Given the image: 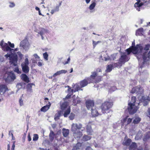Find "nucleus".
I'll use <instances>...</instances> for the list:
<instances>
[{
  "instance_id": "1",
  "label": "nucleus",
  "mask_w": 150,
  "mask_h": 150,
  "mask_svg": "<svg viewBox=\"0 0 150 150\" xmlns=\"http://www.w3.org/2000/svg\"><path fill=\"white\" fill-rule=\"evenodd\" d=\"M100 72H102V69L100 68H97L96 71L92 72L90 77H87L80 82L81 88L86 86L88 83H97L102 81L103 76L98 75V73Z\"/></svg>"
},
{
  "instance_id": "2",
  "label": "nucleus",
  "mask_w": 150,
  "mask_h": 150,
  "mask_svg": "<svg viewBox=\"0 0 150 150\" xmlns=\"http://www.w3.org/2000/svg\"><path fill=\"white\" fill-rule=\"evenodd\" d=\"M130 58L125 53H123L121 55L118 60V62L113 64V65L114 68H120L123 64H124L126 62H128L130 59Z\"/></svg>"
},
{
  "instance_id": "3",
  "label": "nucleus",
  "mask_w": 150,
  "mask_h": 150,
  "mask_svg": "<svg viewBox=\"0 0 150 150\" xmlns=\"http://www.w3.org/2000/svg\"><path fill=\"white\" fill-rule=\"evenodd\" d=\"M113 105L112 101H105L102 103L100 107L102 112L105 114L109 112V110Z\"/></svg>"
},
{
  "instance_id": "4",
  "label": "nucleus",
  "mask_w": 150,
  "mask_h": 150,
  "mask_svg": "<svg viewBox=\"0 0 150 150\" xmlns=\"http://www.w3.org/2000/svg\"><path fill=\"white\" fill-rule=\"evenodd\" d=\"M4 57L6 59L9 57L10 63L11 64H13L14 66L17 65V62L18 57L17 55L15 54H11L7 53L4 55Z\"/></svg>"
},
{
  "instance_id": "5",
  "label": "nucleus",
  "mask_w": 150,
  "mask_h": 150,
  "mask_svg": "<svg viewBox=\"0 0 150 150\" xmlns=\"http://www.w3.org/2000/svg\"><path fill=\"white\" fill-rule=\"evenodd\" d=\"M144 92V90L143 88L140 85H138L133 87L130 92L132 93H135L137 95L140 96L142 95Z\"/></svg>"
},
{
  "instance_id": "6",
  "label": "nucleus",
  "mask_w": 150,
  "mask_h": 150,
  "mask_svg": "<svg viewBox=\"0 0 150 150\" xmlns=\"http://www.w3.org/2000/svg\"><path fill=\"white\" fill-rule=\"evenodd\" d=\"M127 109L130 114H133L136 112L137 109L135 104L129 102L128 103Z\"/></svg>"
},
{
  "instance_id": "7",
  "label": "nucleus",
  "mask_w": 150,
  "mask_h": 150,
  "mask_svg": "<svg viewBox=\"0 0 150 150\" xmlns=\"http://www.w3.org/2000/svg\"><path fill=\"white\" fill-rule=\"evenodd\" d=\"M29 61L27 58L25 59V62L22 63L21 64L22 70L23 72L25 73H28L29 71V68L28 66Z\"/></svg>"
},
{
  "instance_id": "8",
  "label": "nucleus",
  "mask_w": 150,
  "mask_h": 150,
  "mask_svg": "<svg viewBox=\"0 0 150 150\" xmlns=\"http://www.w3.org/2000/svg\"><path fill=\"white\" fill-rule=\"evenodd\" d=\"M82 127V125L81 123H73L71 125V130L74 132H76L78 129H81Z\"/></svg>"
},
{
  "instance_id": "9",
  "label": "nucleus",
  "mask_w": 150,
  "mask_h": 150,
  "mask_svg": "<svg viewBox=\"0 0 150 150\" xmlns=\"http://www.w3.org/2000/svg\"><path fill=\"white\" fill-rule=\"evenodd\" d=\"M86 104L87 108L88 110L91 109L95 107L94 106V102L93 100H87L86 102Z\"/></svg>"
},
{
  "instance_id": "10",
  "label": "nucleus",
  "mask_w": 150,
  "mask_h": 150,
  "mask_svg": "<svg viewBox=\"0 0 150 150\" xmlns=\"http://www.w3.org/2000/svg\"><path fill=\"white\" fill-rule=\"evenodd\" d=\"M92 125L91 122H89L86 127V132L88 134L92 135L93 132L91 126Z\"/></svg>"
},
{
  "instance_id": "11",
  "label": "nucleus",
  "mask_w": 150,
  "mask_h": 150,
  "mask_svg": "<svg viewBox=\"0 0 150 150\" xmlns=\"http://www.w3.org/2000/svg\"><path fill=\"white\" fill-rule=\"evenodd\" d=\"M150 57V50L148 52H145L143 53L142 54V58L144 61V63L146 62L149 60Z\"/></svg>"
},
{
  "instance_id": "12",
  "label": "nucleus",
  "mask_w": 150,
  "mask_h": 150,
  "mask_svg": "<svg viewBox=\"0 0 150 150\" xmlns=\"http://www.w3.org/2000/svg\"><path fill=\"white\" fill-rule=\"evenodd\" d=\"M91 114L92 116L94 117L101 115L98 112L97 109L96 108V107H94L91 109Z\"/></svg>"
},
{
  "instance_id": "13",
  "label": "nucleus",
  "mask_w": 150,
  "mask_h": 150,
  "mask_svg": "<svg viewBox=\"0 0 150 150\" xmlns=\"http://www.w3.org/2000/svg\"><path fill=\"white\" fill-rule=\"evenodd\" d=\"M129 116L127 115L124 118L121 120V122L123 124H124L126 122V125L129 124L132 121V118H128Z\"/></svg>"
},
{
  "instance_id": "14",
  "label": "nucleus",
  "mask_w": 150,
  "mask_h": 150,
  "mask_svg": "<svg viewBox=\"0 0 150 150\" xmlns=\"http://www.w3.org/2000/svg\"><path fill=\"white\" fill-rule=\"evenodd\" d=\"M134 47H137L136 50H135V52H134V54H137L138 53L139 51V52H142L143 50V47L140 44H137L136 46H134Z\"/></svg>"
},
{
  "instance_id": "15",
  "label": "nucleus",
  "mask_w": 150,
  "mask_h": 150,
  "mask_svg": "<svg viewBox=\"0 0 150 150\" xmlns=\"http://www.w3.org/2000/svg\"><path fill=\"white\" fill-rule=\"evenodd\" d=\"M8 90L7 86L4 84L0 85V94H3Z\"/></svg>"
},
{
  "instance_id": "16",
  "label": "nucleus",
  "mask_w": 150,
  "mask_h": 150,
  "mask_svg": "<svg viewBox=\"0 0 150 150\" xmlns=\"http://www.w3.org/2000/svg\"><path fill=\"white\" fill-rule=\"evenodd\" d=\"M2 50L4 51H12L13 50V49H11L8 45V44L6 43L4 44L3 46L2 47Z\"/></svg>"
},
{
  "instance_id": "17",
  "label": "nucleus",
  "mask_w": 150,
  "mask_h": 150,
  "mask_svg": "<svg viewBox=\"0 0 150 150\" xmlns=\"http://www.w3.org/2000/svg\"><path fill=\"white\" fill-rule=\"evenodd\" d=\"M16 78V76L15 74L12 73H10V74H9L7 76L6 80V81H13Z\"/></svg>"
},
{
  "instance_id": "18",
  "label": "nucleus",
  "mask_w": 150,
  "mask_h": 150,
  "mask_svg": "<svg viewBox=\"0 0 150 150\" xmlns=\"http://www.w3.org/2000/svg\"><path fill=\"white\" fill-rule=\"evenodd\" d=\"M69 105L68 103L66 101H64L60 105V108L62 111L67 109Z\"/></svg>"
},
{
  "instance_id": "19",
  "label": "nucleus",
  "mask_w": 150,
  "mask_h": 150,
  "mask_svg": "<svg viewBox=\"0 0 150 150\" xmlns=\"http://www.w3.org/2000/svg\"><path fill=\"white\" fill-rule=\"evenodd\" d=\"M125 138L124 141L122 142V144L124 146H129L132 142V140L130 138H127L125 140Z\"/></svg>"
},
{
  "instance_id": "20",
  "label": "nucleus",
  "mask_w": 150,
  "mask_h": 150,
  "mask_svg": "<svg viewBox=\"0 0 150 150\" xmlns=\"http://www.w3.org/2000/svg\"><path fill=\"white\" fill-rule=\"evenodd\" d=\"M146 100L145 97L144 96H142L141 99L138 103V105H139L141 102H143V105L144 106L147 105L148 104V102Z\"/></svg>"
},
{
  "instance_id": "21",
  "label": "nucleus",
  "mask_w": 150,
  "mask_h": 150,
  "mask_svg": "<svg viewBox=\"0 0 150 150\" xmlns=\"http://www.w3.org/2000/svg\"><path fill=\"white\" fill-rule=\"evenodd\" d=\"M137 47H134V46H132V47H130L126 50V51L127 52V54H129L131 52L134 54V52H135V50H136Z\"/></svg>"
},
{
  "instance_id": "22",
  "label": "nucleus",
  "mask_w": 150,
  "mask_h": 150,
  "mask_svg": "<svg viewBox=\"0 0 150 150\" xmlns=\"http://www.w3.org/2000/svg\"><path fill=\"white\" fill-rule=\"evenodd\" d=\"M21 79L27 83H28L29 82V78L26 74H22L21 75Z\"/></svg>"
},
{
  "instance_id": "23",
  "label": "nucleus",
  "mask_w": 150,
  "mask_h": 150,
  "mask_svg": "<svg viewBox=\"0 0 150 150\" xmlns=\"http://www.w3.org/2000/svg\"><path fill=\"white\" fill-rule=\"evenodd\" d=\"M137 144L135 142H132L129 146V150H137Z\"/></svg>"
},
{
  "instance_id": "24",
  "label": "nucleus",
  "mask_w": 150,
  "mask_h": 150,
  "mask_svg": "<svg viewBox=\"0 0 150 150\" xmlns=\"http://www.w3.org/2000/svg\"><path fill=\"white\" fill-rule=\"evenodd\" d=\"M144 4L143 2H140L137 3V2L135 3L134 6V7L136 8L137 10L138 11H140V7L143 6Z\"/></svg>"
},
{
  "instance_id": "25",
  "label": "nucleus",
  "mask_w": 150,
  "mask_h": 150,
  "mask_svg": "<svg viewBox=\"0 0 150 150\" xmlns=\"http://www.w3.org/2000/svg\"><path fill=\"white\" fill-rule=\"evenodd\" d=\"M51 104L50 102H49L48 104L47 105H46L42 107L40 109V110L41 111L43 112H46L47 110L50 108L51 106Z\"/></svg>"
},
{
  "instance_id": "26",
  "label": "nucleus",
  "mask_w": 150,
  "mask_h": 150,
  "mask_svg": "<svg viewBox=\"0 0 150 150\" xmlns=\"http://www.w3.org/2000/svg\"><path fill=\"white\" fill-rule=\"evenodd\" d=\"M143 29L141 28L137 29L136 32V36H142L143 35Z\"/></svg>"
},
{
  "instance_id": "27",
  "label": "nucleus",
  "mask_w": 150,
  "mask_h": 150,
  "mask_svg": "<svg viewBox=\"0 0 150 150\" xmlns=\"http://www.w3.org/2000/svg\"><path fill=\"white\" fill-rule=\"evenodd\" d=\"M63 111L64 113L63 115L65 117H67L68 115L71 112V108L70 107H68L67 109H66Z\"/></svg>"
},
{
  "instance_id": "28",
  "label": "nucleus",
  "mask_w": 150,
  "mask_h": 150,
  "mask_svg": "<svg viewBox=\"0 0 150 150\" xmlns=\"http://www.w3.org/2000/svg\"><path fill=\"white\" fill-rule=\"evenodd\" d=\"M34 84L33 83H28L27 86V91L29 92H32V86Z\"/></svg>"
},
{
  "instance_id": "29",
  "label": "nucleus",
  "mask_w": 150,
  "mask_h": 150,
  "mask_svg": "<svg viewBox=\"0 0 150 150\" xmlns=\"http://www.w3.org/2000/svg\"><path fill=\"white\" fill-rule=\"evenodd\" d=\"M81 146V144L79 143H77L76 145L73 147L72 150H77L80 149Z\"/></svg>"
},
{
  "instance_id": "30",
  "label": "nucleus",
  "mask_w": 150,
  "mask_h": 150,
  "mask_svg": "<svg viewBox=\"0 0 150 150\" xmlns=\"http://www.w3.org/2000/svg\"><path fill=\"white\" fill-rule=\"evenodd\" d=\"M114 68L113 64L108 65L106 67V69L105 71L107 72H110Z\"/></svg>"
},
{
  "instance_id": "31",
  "label": "nucleus",
  "mask_w": 150,
  "mask_h": 150,
  "mask_svg": "<svg viewBox=\"0 0 150 150\" xmlns=\"http://www.w3.org/2000/svg\"><path fill=\"white\" fill-rule=\"evenodd\" d=\"M74 133V136L77 138H80L82 135V132L81 131L77 132H75Z\"/></svg>"
},
{
  "instance_id": "32",
  "label": "nucleus",
  "mask_w": 150,
  "mask_h": 150,
  "mask_svg": "<svg viewBox=\"0 0 150 150\" xmlns=\"http://www.w3.org/2000/svg\"><path fill=\"white\" fill-rule=\"evenodd\" d=\"M63 134L64 137H66L68 136L69 134V130L68 129H63Z\"/></svg>"
},
{
  "instance_id": "33",
  "label": "nucleus",
  "mask_w": 150,
  "mask_h": 150,
  "mask_svg": "<svg viewBox=\"0 0 150 150\" xmlns=\"http://www.w3.org/2000/svg\"><path fill=\"white\" fill-rule=\"evenodd\" d=\"M55 134L54 132L52 131H51L49 134V139L51 141H52L54 137Z\"/></svg>"
},
{
  "instance_id": "34",
  "label": "nucleus",
  "mask_w": 150,
  "mask_h": 150,
  "mask_svg": "<svg viewBox=\"0 0 150 150\" xmlns=\"http://www.w3.org/2000/svg\"><path fill=\"white\" fill-rule=\"evenodd\" d=\"M62 111L61 110L58 111L55 114L54 116V119L57 120L59 119L61 114Z\"/></svg>"
},
{
  "instance_id": "35",
  "label": "nucleus",
  "mask_w": 150,
  "mask_h": 150,
  "mask_svg": "<svg viewBox=\"0 0 150 150\" xmlns=\"http://www.w3.org/2000/svg\"><path fill=\"white\" fill-rule=\"evenodd\" d=\"M91 138V137L88 135H84L83 138L82 140L84 141H86L90 140Z\"/></svg>"
},
{
  "instance_id": "36",
  "label": "nucleus",
  "mask_w": 150,
  "mask_h": 150,
  "mask_svg": "<svg viewBox=\"0 0 150 150\" xmlns=\"http://www.w3.org/2000/svg\"><path fill=\"white\" fill-rule=\"evenodd\" d=\"M141 120V118L139 117H136L133 121V123L134 124H138Z\"/></svg>"
},
{
  "instance_id": "37",
  "label": "nucleus",
  "mask_w": 150,
  "mask_h": 150,
  "mask_svg": "<svg viewBox=\"0 0 150 150\" xmlns=\"http://www.w3.org/2000/svg\"><path fill=\"white\" fill-rule=\"evenodd\" d=\"M73 88H75L76 89V91H78L79 90H80L81 88V86L78 84H74L72 85Z\"/></svg>"
},
{
  "instance_id": "38",
  "label": "nucleus",
  "mask_w": 150,
  "mask_h": 150,
  "mask_svg": "<svg viewBox=\"0 0 150 150\" xmlns=\"http://www.w3.org/2000/svg\"><path fill=\"white\" fill-rule=\"evenodd\" d=\"M62 1H61L59 2V4L55 8H54V10L56 11V12H57L59 11V7L60 6H61L62 3Z\"/></svg>"
},
{
  "instance_id": "39",
  "label": "nucleus",
  "mask_w": 150,
  "mask_h": 150,
  "mask_svg": "<svg viewBox=\"0 0 150 150\" xmlns=\"http://www.w3.org/2000/svg\"><path fill=\"white\" fill-rule=\"evenodd\" d=\"M26 40H23L20 43V45L22 47L24 48L26 46Z\"/></svg>"
},
{
  "instance_id": "40",
  "label": "nucleus",
  "mask_w": 150,
  "mask_h": 150,
  "mask_svg": "<svg viewBox=\"0 0 150 150\" xmlns=\"http://www.w3.org/2000/svg\"><path fill=\"white\" fill-rule=\"evenodd\" d=\"M96 5V4L95 2H93L89 6V9L90 10L93 9L95 8Z\"/></svg>"
},
{
  "instance_id": "41",
  "label": "nucleus",
  "mask_w": 150,
  "mask_h": 150,
  "mask_svg": "<svg viewBox=\"0 0 150 150\" xmlns=\"http://www.w3.org/2000/svg\"><path fill=\"white\" fill-rule=\"evenodd\" d=\"M150 48V45L149 44L145 45V47L143 49L144 50L148 51L149 50Z\"/></svg>"
},
{
  "instance_id": "42",
  "label": "nucleus",
  "mask_w": 150,
  "mask_h": 150,
  "mask_svg": "<svg viewBox=\"0 0 150 150\" xmlns=\"http://www.w3.org/2000/svg\"><path fill=\"white\" fill-rule=\"evenodd\" d=\"M75 116V115L74 114L73 112H71L69 117L70 120H72L74 118Z\"/></svg>"
},
{
  "instance_id": "43",
  "label": "nucleus",
  "mask_w": 150,
  "mask_h": 150,
  "mask_svg": "<svg viewBox=\"0 0 150 150\" xmlns=\"http://www.w3.org/2000/svg\"><path fill=\"white\" fill-rule=\"evenodd\" d=\"M38 136L37 134H34L33 135V140L34 141H36L38 140Z\"/></svg>"
},
{
  "instance_id": "44",
  "label": "nucleus",
  "mask_w": 150,
  "mask_h": 150,
  "mask_svg": "<svg viewBox=\"0 0 150 150\" xmlns=\"http://www.w3.org/2000/svg\"><path fill=\"white\" fill-rule=\"evenodd\" d=\"M136 101V97L133 96L132 97L131 99V102L132 103L135 104Z\"/></svg>"
},
{
  "instance_id": "45",
  "label": "nucleus",
  "mask_w": 150,
  "mask_h": 150,
  "mask_svg": "<svg viewBox=\"0 0 150 150\" xmlns=\"http://www.w3.org/2000/svg\"><path fill=\"white\" fill-rule=\"evenodd\" d=\"M43 54L44 59L46 60H48V55L47 53V52H45Z\"/></svg>"
},
{
  "instance_id": "46",
  "label": "nucleus",
  "mask_w": 150,
  "mask_h": 150,
  "mask_svg": "<svg viewBox=\"0 0 150 150\" xmlns=\"http://www.w3.org/2000/svg\"><path fill=\"white\" fill-rule=\"evenodd\" d=\"M60 73L59 71H57L51 77V78H50L52 79L53 77H56L57 76L60 75Z\"/></svg>"
},
{
  "instance_id": "47",
  "label": "nucleus",
  "mask_w": 150,
  "mask_h": 150,
  "mask_svg": "<svg viewBox=\"0 0 150 150\" xmlns=\"http://www.w3.org/2000/svg\"><path fill=\"white\" fill-rule=\"evenodd\" d=\"M14 70L15 72H16L18 74H20L21 73L18 68L17 67H15Z\"/></svg>"
},
{
  "instance_id": "48",
  "label": "nucleus",
  "mask_w": 150,
  "mask_h": 150,
  "mask_svg": "<svg viewBox=\"0 0 150 150\" xmlns=\"http://www.w3.org/2000/svg\"><path fill=\"white\" fill-rule=\"evenodd\" d=\"M22 99V96L21 97L19 100V103L20 106H22L23 105V100Z\"/></svg>"
},
{
  "instance_id": "49",
  "label": "nucleus",
  "mask_w": 150,
  "mask_h": 150,
  "mask_svg": "<svg viewBox=\"0 0 150 150\" xmlns=\"http://www.w3.org/2000/svg\"><path fill=\"white\" fill-rule=\"evenodd\" d=\"M70 60V57H69L67 59V61H66L64 62H63V63L64 64V65H65L66 64H67L69 63Z\"/></svg>"
},
{
  "instance_id": "50",
  "label": "nucleus",
  "mask_w": 150,
  "mask_h": 150,
  "mask_svg": "<svg viewBox=\"0 0 150 150\" xmlns=\"http://www.w3.org/2000/svg\"><path fill=\"white\" fill-rule=\"evenodd\" d=\"M60 74H65L67 73V70H62L60 71H59Z\"/></svg>"
},
{
  "instance_id": "51",
  "label": "nucleus",
  "mask_w": 150,
  "mask_h": 150,
  "mask_svg": "<svg viewBox=\"0 0 150 150\" xmlns=\"http://www.w3.org/2000/svg\"><path fill=\"white\" fill-rule=\"evenodd\" d=\"M38 65L39 67L42 66L43 64L42 60H40L38 63Z\"/></svg>"
},
{
  "instance_id": "52",
  "label": "nucleus",
  "mask_w": 150,
  "mask_h": 150,
  "mask_svg": "<svg viewBox=\"0 0 150 150\" xmlns=\"http://www.w3.org/2000/svg\"><path fill=\"white\" fill-rule=\"evenodd\" d=\"M8 43L10 47L11 48H14V45L13 43H11L9 41H8Z\"/></svg>"
},
{
  "instance_id": "53",
  "label": "nucleus",
  "mask_w": 150,
  "mask_h": 150,
  "mask_svg": "<svg viewBox=\"0 0 150 150\" xmlns=\"http://www.w3.org/2000/svg\"><path fill=\"white\" fill-rule=\"evenodd\" d=\"M11 134V136H12V140H15V138L13 136V134L12 133H11V131H10L9 132V135H10Z\"/></svg>"
},
{
  "instance_id": "54",
  "label": "nucleus",
  "mask_w": 150,
  "mask_h": 150,
  "mask_svg": "<svg viewBox=\"0 0 150 150\" xmlns=\"http://www.w3.org/2000/svg\"><path fill=\"white\" fill-rule=\"evenodd\" d=\"M76 100H76V99H74L73 100V101H72V103H73L72 104L73 105H77V103L76 102Z\"/></svg>"
},
{
  "instance_id": "55",
  "label": "nucleus",
  "mask_w": 150,
  "mask_h": 150,
  "mask_svg": "<svg viewBox=\"0 0 150 150\" xmlns=\"http://www.w3.org/2000/svg\"><path fill=\"white\" fill-rule=\"evenodd\" d=\"M26 133H24V134L23 135V138H22V140H23V142H24L25 140V138H26Z\"/></svg>"
},
{
  "instance_id": "56",
  "label": "nucleus",
  "mask_w": 150,
  "mask_h": 150,
  "mask_svg": "<svg viewBox=\"0 0 150 150\" xmlns=\"http://www.w3.org/2000/svg\"><path fill=\"white\" fill-rule=\"evenodd\" d=\"M33 56L35 59H40V57L36 54H34Z\"/></svg>"
},
{
  "instance_id": "57",
  "label": "nucleus",
  "mask_w": 150,
  "mask_h": 150,
  "mask_svg": "<svg viewBox=\"0 0 150 150\" xmlns=\"http://www.w3.org/2000/svg\"><path fill=\"white\" fill-rule=\"evenodd\" d=\"M70 95L68 94L67 95V96L66 97V98L68 99L71 98V95L72 94L70 93Z\"/></svg>"
},
{
  "instance_id": "58",
  "label": "nucleus",
  "mask_w": 150,
  "mask_h": 150,
  "mask_svg": "<svg viewBox=\"0 0 150 150\" xmlns=\"http://www.w3.org/2000/svg\"><path fill=\"white\" fill-rule=\"evenodd\" d=\"M93 48H94L96 45H97V44L96 43V42H95L94 41H93Z\"/></svg>"
},
{
  "instance_id": "59",
  "label": "nucleus",
  "mask_w": 150,
  "mask_h": 150,
  "mask_svg": "<svg viewBox=\"0 0 150 150\" xmlns=\"http://www.w3.org/2000/svg\"><path fill=\"white\" fill-rule=\"evenodd\" d=\"M15 142H13V144H12V146L11 150H14V149H15Z\"/></svg>"
},
{
  "instance_id": "60",
  "label": "nucleus",
  "mask_w": 150,
  "mask_h": 150,
  "mask_svg": "<svg viewBox=\"0 0 150 150\" xmlns=\"http://www.w3.org/2000/svg\"><path fill=\"white\" fill-rule=\"evenodd\" d=\"M148 114L147 115V116L150 118V108H148Z\"/></svg>"
},
{
  "instance_id": "61",
  "label": "nucleus",
  "mask_w": 150,
  "mask_h": 150,
  "mask_svg": "<svg viewBox=\"0 0 150 150\" xmlns=\"http://www.w3.org/2000/svg\"><path fill=\"white\" fill-rule=\"evenodd\" d=\"M31 140V138L30 134H29L28 135V140L29 142H30Z\"/></svg>"
},
{
  "instance_id": "62",
  "label": "nucleus",
  "mask_w": 150,
  "mask_h": 150,
  "mask_svg": "<svg viewBox=\"0 0 150 150\" xmlns=\"http://www.w3.org/2000/svg\"><path fill=\"white\" fill-rule=\"evenodd\" d=\"M15 6V4L13 3H10V5H9V6L10 7H13L14 6Z\"/></svg>"
},
{
  "instance_id": "63",
  "label": "nucleus",
  "mask_w": 150,
  "mask_h": 150,
  "mask_svg": "<svg viewBox=\"0 0 150 150\" xmlns=\"http://www.w3.org/2000/svg\"><path fill=\"white\" fill-rule=\"evenodd\" d=\"M86 150H93L90 147L88 146L86 147Z\"/></svg>"
},
{
  "instance_id": "64",
  "label": "nucleus",
  "mask_w": 150,
  "mask_h": 150,
  "mask_svg": "<svg viewBox=\"0 0 150 150\" xmlns=\"http://www.w3.org/2000/svg\"><path fill=\"white\" fill-rule=\"evenodd\" d=\"M74 89H71V92L72 93H71L72 94L73 93L77 91H76V89H75V88H74Z\"/></svg>"
}]
</instances>
